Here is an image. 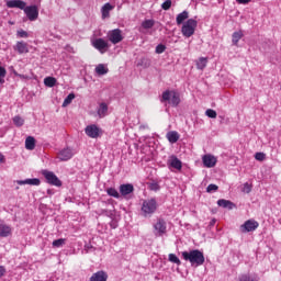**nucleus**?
<instances>
[{"label":"nucleus","instance_id":"45","mask_svg":"<svg viewBox=\"0 0 281 281\" xmlns=\"http://www.w3.org/2000/svg\"><path fill=\"white\" fill-rule=\"evenodd\" d=\"M18 36H20V38H27L30 36V34H27L26 31H18Z\"/></svg>","mask_w":281,"mask_h":281},{"label":"nucleus","instance_id":"25","mask_svg":"<svg viewBox=\"0 0 281 281\" xmlns=\"http://www.w3.org/2000/svg\"><path fill=\"white\" fill-rule=\"evenodd\" d=\"M170 166H171V168H176V170H181V168H182L181 160H179V158H177V156H171Z\"/></svg>","mask_w":281,"mask_h":281},{"label":"nucleus","instance_id":"39","mask_svg":"<svg viewBox=\"0 0 281 281\" xmlns=\"http://www.w3.org/2000/svg\"><path fill=\"white\" fill-rule=\"evenodd\" d=\"M5 74H8V71L0 66V85H3V82H5V80L3 78H5Z\"/></svg>","mask_w":281,"mask_h":281},{"label":"nucleus","instance_id":"50","mask_svg":"<svg viewBox=\"0 0 281 281\" xmlns=\"http://www.w3.org/2000/svg\"><path fill=\"white\" fill-rule=\"evenodd\" d=\"M47 194H52V190L48 189V190H47Z\"/></svg>","mask_w":281,"mask_h":281},{"label":"nucleus","instance_id":"33","mask_svg":"<svg viewBox=\"0 0 281 281\" xmlns=\"http://www.w3.org/2000/svg\"><path fill=\"white\" fill-rule=\"evenodd\" d=\"M13 124L18 127L23 126V124H25V120H23V117H21L20 115H16L13 117Z\"/></svg>","mask_w":281,"mask_h":281},{"label":"nucleus","instance_id":"44","mask_svg":"<svg viewBox=\"0 0 281 281\" xmlns=\"http://www.w3.org/2000/svg\"><path fill=\"white\" fill-rule=\"evenodd\" d=\"M218 190V186L216 184H209L206 188V192H216Z\"/></svg>","mask_w":281,"mask_h":281},{"label":"nucleus","instance_id":"43","mask_svg":"<svg viewBox=\"0 0 281 281\" xmlns=\"http://www.w3.org/2000/svg\"><path fill=\"white\" fill-rule=\"evenodd\" d=\"M160 189L159 183L153 182L149 184V190H153L154 192H157Z\"/></svg>","mask_w":281,"mask_h":281},{"label":"nucleus","instance_id":"34","mask_svg":"<svg viewBox=\"0 0 281 281\" xmlns=\"http://www.w3.org/2000/svg\"><path fill=\"white\" fill-rule=\"evenodd\" d=\"M169 262H173V265H178V267L181 266V260L175 254H169Z\"/></svg>","mask_w":281,"mask_h":281},{"label":"nucleus","instance_id":"10","mask_svg":"<svg viewBox=\"0 0 281 281\" xmlns=\"http://www.w3.org/2000/svg\"><path fill=\"white\" fill-rule=\"evenodd\" d=\"M167 232L166 221L159 218L157 223L154 224L155 236H164Z\"/></svg>","mask_w":281,"mask_h":281},{"label":"nucleus","instance_id":"17","mask_svg":"<svg viewBox=\"0 0 281 281\" xmlns=\"http://www.w3.org/2000/svg\"><path fill=\"white\" fill-rule=\"evenodd\" d=\"M13 49L19 54H27L30 52V48L27 47V43L21 41L15 44Z\"/></svg>","mask_w":281,"mask_h":281},{"label":"nucleus","instance_id":"23","mask_svg":"<svg viewBox=\"0 0 281 281\" xmlns=\"http://www.w3.org/2000/svg\"><path fill=\"white\" fill-rule=\"evenodd\" d=\"M97 113L99 117H106V114L109 113V105L104 102L100 103Z\"/></svg>","mask_w":281,"mask_h":281},{"label":"nucleus","instance_id":"46","mask_svg":"<svg viewBox=\"0 0 281 281\" xmlns=\"http://www.w3.org/2000/svg\"><path fill=\"white\" fill-rule=\"evenodd\" d=\"M5 276V267L0 266V278H3Z\"/></svg>","mask_w":281,"mask_h":281},{"label":"nucleus","instance_id":"35","mask_svg":"<svg viewBox=\"0 0 281 281\" xmlns=\"http://www.w3.org/2000/svg\"><path fill=\"white\" fill-rule=\"evenodd\" d=\"M109 196H113L114 199H120V192H117L114 188H109L106 190Z\"/></svg>","mask_w":281,"mask_h":281},{"label":"nucleus","instance_id":"1","mask_svg":"<svg viewBox=\"0 0 281 281\" xmlns=\"http://www.w3.org/2000/svg\"><path fill=\"white\" fill-rule=\"evenodd\" d=\"M182 258L187 262H190L191 267H201L205 263V256L199 249L182 251Z\"/></svg>","mask_w":281,"mask_h":281},{"label":"nucleus","instance_id":"5","mask_svg":"<svg viewBox=\"0 0 281 281\" xmlns=\"http://www.w3.org/2000/svg\"><path fill=\"white\" fill-rule=\"evenodd\" d=\"M42 175L44 179H46V182L49 183V186H55L56 188H60L63 186V181L58 179V176H56L54 171L43 170Z\"/></svg>","mask_w":281,"mask_h":281},{"label":"nucleus","instance_id":"12","mask_svg":"<svg viewBox=\"0 0 281 281\" xmlns=\"http://www.w3.org/2000/svg\"><path fill=\"white\" fill-rule=\"evenodd\" d=\"M74 157V151L70 148H65L58 153V159L60 161H69Z\"/></svg>","mask_w":281,"mask_h":281},{"label":"nucleus","instance_id":"49","mask_svg":"<svg viewBox=\"0 0 281 281\" xmlns=\"http://www.w3.org/2000/svg\"><path fill=\"white\" fill-rule=\"evenodd\" d=\"M5 162V156H3V154H0V164H4Z\"/></svg>","mask_w":281,"mask_h":281},{"label":"nucleus","instance_id":"8","mask_svg":"<svg viewBox=\"0 0 281 281\" xmlns=\"http://www.w3.org/2000/svg\"><path fill=\"white\" fill-rule=\"evenodd\" d=\"M23 11L26 14L29 21H36V19H38V7L36 5L24 7Z\"/></svg>","mask_w":281,"mask_h":281},{"label":"nucleus","instance_id":"15","mask_svg":"<svg viewBox=\"0 0 281 281\" xmlns=\"http://www.w3.org/2000/svg\"><path fill=\"white\" fill-rule=\"evenodd\" d=\"M25 1L23 0H10L7 2V8H18L19 10H25Z\"/></svg>","mask_w":281,"mask_h":281},{"label":"nucleus","instance_id":"27","mask_svg":"<svg viewBox=\"0 0 281 281\" xmlns=\"http://www.w3.org/2000/svg\"><path fill=\"white\" fill-rule=\"evenodd\" d=\"M243 36H245V34H243V31H237L233 33L232 36V43L233 45H238V41H240V38H243Z\"/></svg>","mask_w":281,"mask_h":281},{"label":"nucleus","instance_id":"41","mask_svg":"<svg viewBox=\"0 0 281 281\" xmlns=\"http://www.w3.org/2000/svg\"><path fill=\"white\" fill-rule=\"evenodd\" d=\"M255 159H256L257 161H265V159H266L265 153H256V154H255Z\"/></svg>","mask_w":281,"mask_h":281},{"label":"nucleus","instance_id":"16","mask_svg":"<svg viewBox=\"0 0 281 281\" xmlns=\"http://www.w3.org/2000/svg\"><path fill=\"white\" fill-rule=\"evenodd\" d=\"M109 280V274L104 270H100L93 273L90 278V281H106Z\"/></svg>","mask_w":281,"mask_h":281},{"label":"nucleus","instance_id":"14","mask_svg":"<svg viewBox=\"0 0 281 281\" xmlns=\"http://www.w3.org/2000/svg\"><path fill=\"white\" fill-rule=\"evenodd\" d=\"M202 161L205 168H214L216 166V157L212 155H204Z\"/></svg>","mask_w":281,"mask_h":281},{"label":"nucleus","instance_id":"13","mask_svg":"<svg viewBox=\"0 0 281 281\" xmlns=\"http://www.w3.org/2000/svg\"><path fill=\"white\" fill-rule=\"evenodd\" d=\"M135 192V187L131 183L121 184L120 186V193L122 196H128V194H133Z\"/></svg>","mask_w":281,"mask_h":281},{"label":"nucleus","instance_id":"40","mask_svg":"<svg viewBox=\"0 0 281 281\" xmlns=\"http://www.w3.org/2000/svg\"><path fill=\"white\" fill-rule=\"evenodd\" d=\"M162 10H169L172 8V0H167L161 4Z\"/></svg>","mask_w":281,"mask_h":281},{"label":"nucleus","instance_id":"30","mask_svg":"<svg viewBox=\"0 0 281 281\" xmlns=\"http://www.w3.org/2000/svg\"><path fill=\"white\" fill-rule=\"evenodd\" d=\"M142 27L144 30H151V27H155V20H145V21H143Z\"/></svg>","mask_w":281,"mask_h":281},{"label":"nucleus","instance_id":"37","mask_svg":"<svg viewBox=\"0 0 281 281\" xmlns=\"http://www.w3.org/2000/svg\"><path fill=\"white\" fill-rule=\"evenodd\" d=\"M205 115L207 116V117H211L212 120H216V111L215 110H213V109H207L206 111H205Z\"/></svg>","mask_w":281,"mask_h":281},{"label":"nucleus","instance_id":"51","mask_svg":"<svg viewBox=\"0 0 281 281\" xmlns=\"http://www.w3.org/2000/svg\"><path fill=\"white\" fill-rule=\"evenodd\" d=\"M215 223H216V221L213 220L212 225H214Z\"/></svg>","mask_w":281,"mask_h":281},{"label":"nucleus","instance_id":"2","mask_svg":"<svg viewBox=\"0 0 281 281\" xmlns=\"http://www.w3.org/2000/svg\"><path fill=\"white\" fill-rule=\"evenodd\" d=\"M160 102H169V104H172L173 106H179L181 99L176 91L166 90L162 92Z\"/></svg>","mask_w":281,"mask_h":281},{"label":"nucleus","instance_id":"31","mask_svg":"<svg viewBox=\"0 0 281 281\" xmlns=\"http://www.w3.org/2000/svg\"><path fill=\"white\" fill-rule=\"evenodd\" d=\"M74 100H76V94L69 93V94L66 97V99L64 100L63 106H64V108H65V106H69V104H70L71 102H74Z\"/></svg>","mask_w":281,"mask_h":281},{"label":"nucleus","instance_id":"6","mask_svg":"<svg viewBox=\"0 0 281 281\" xmlns=\"http://www.w3.org/2000/svg\"><path fill=\"white\" fill-rule=\"evenodd\" d=\"M108 40L113 45H117V43H122V41H124V36L122 35V30L114 29L112 31H109L108 32Z\"/></svg>","mask_w":281,"mask_h":281},{"label":"nucleus","instance_id":"42","mask_svg":"<svg viewBox=\"0 0 281 281\" xmlns=\"http://www.w3.org/2000/svg\"><path fill=\"white\" fill-rule=\"evenodd\" d=\"M166 52V45L159 44L156 46V54H164Z\"/></svg>","mask_w":281,"mask_h":281},{"label":"nucleus","instance_id":"26","mask_svg":"<svg viewBox=\"0 0 281 281\" xmlns=\"http://www.w3.org/2000/svg\"><path fill=\"white\" fill-rule=\"evenodd\" d=\"M95 74L98 76H106V74H109V68H106L103 64H99L95 67Z\"/></svg>","mask_w":281,"mask_h":281},{"label":"nucleus","instance_id":"47","mask_svg":"<svg viewBox=\"0 0 281 281\" xmlns=\"http://www.w3.org/2000/svg\"><path fill=\"white\" fill-rule=\"evenodd\" d=\"M237 3H241V4H247L249 3L251 0H236Z\"/></svg>","mask_w":281,"mask_h":281},{"label":"nucleus","instance_id":"3","mask_svg":"<svg viewBox=\"0 0 281 281\" xmlns=\"http://www.w3.org/2000/svg\"><path fill=\"white\" fill-rule=\"evenodd\" d=\"M157 212V200L150 199L145 200L142 205V214L143 216H153Z\"/></svg>","mask_w":281,"mask_h":281},{"label":"nucleus","instance_id":"4","mask_svg":"<svg viewBox=\"0 0 281 281\" xmlns=\"http://www.w3.org/2000/svg\"><path fill=\"white\" fill-rule=\"evenodd\" d=\"M196 25H199V22L194 19H189L181 29V33L186 38H190V36H193L194 32L196 31Z\"/></svg>","mask_w":281,"mask_h":281},{"label":"nucleus","instance_id":"7","mask_svg":"<svg viewBox=\"0 0 281 281\" xmlns=\"http://www.w3.org/2000/svg\"><path fill=\"white\" fill-rule=\"evenodd\" d=\"M260 224L256 220H247L243 225H240L241 234H247L249 232H256Z\"/></svg>","mask_w":281,"mask_h":281},{"label":"nucleus","instance_id":"28","mask_svg":"<svg viewBox=\"0 0 281 281\" xmlns=\"http://www.w3.org/2000/svg\"><path fill=\"white\" fill-rule=\"evenodd\" d=\"M188 16H189L188 11H183L180 14H178L176 18L177 25H181V23H183V21H186Z\"/></svg>","mask_w":281,"mask_h":281},{"label":"nucleus","instance_id":"19","mask_svg":"<svg viewBox=\"0 0 281 281\" xmlns=\"http://www.w3.org/2000/svg\"><path fill=\"white\" fill-rule=\"evenodd\" d=\"M8 236H12V227L5 224H0V237L8 238Z\"/></svg>","mask_w":281,"mask_h":281},{"label":"nucleus","instance_id":"21","mask_svg":"<svg viewBox=\"0 0 281 281\" xmlns=\"http://www.w3.org/2000/svg\"><path fill=\"white\" fill-rule=\"evenodd\" d=\"M25 148L26 150H34L36 148V138L27 136L25 139Z\"/></svg>","mask_w":281,"mask_h":281},{"label":"nucleus","instance_id":"20","mask_svg":"<svg viewBox=\"0 0 281 281\" xmlns=\"http://www.w3.org/2000/svg\"><path fill=\"white\" fill-rule=\"evenodd\" d=\"M217 205L220 207H224L226 210H234V207H236V205L234 204V202L229 201V200H225V199H221L217 201Z\"/></svg>","mask_w":281,"mask_h":281},{"label":"nucleus","instance_id":"32","mask_svg":"<svg viewBox=\"0 0 281 281\" xmlns=\"http://www.w3.org/2000/svg\"><path fill=\"white\" fill-rule=\"evenodd\" d=\"M45 87H56V78L54 77H46L44 79Z\"/></svg>","mask_w":281,"mask_h":281},{"label":"nucleus","instance_id":"48","mask_svg":"<svg viewBox=\"0 0 281 281\" xmlns=\"http://www.w3.org/2000/svg\"><path fill=\"white\" fill-rule=\"evenodd\" d=\"M15 76H18L19 78H21L22 80L27 79V76L21 75V74H18V72H15Z\"/></svg>","mask_w":281,"mask_h":281},{"label":"nucleus","instance_id":"29","mask_svg":"<svg viewBox=\"0 0 281 281\" xmlns=\"http://www.w3.org/2000/svg\"><path fill=\"white\" fill-rule=\"evenodd\" d=\"M111 10H113V5H111V3H105L102 7V16L104 19H106V16H109V13L111 12Z\"/></svg>","mask_w":281,"mask_h":281},{"label":"nucleus","instance_id":"11","mask_svg":"<svg viewBox=\"0 0 281 281\" xmlns=\"http://www.w3.org/2000/svg\"><path fill=\"white\" fill-rule=\"evenodd\" d=\"M86 135H88V137H91L92 139H95L100 137V128L98 127V125H88L86 127Z\"/></svg>","mask_w":281,"mask_h":281},{"label":"nucleus","instance_id":"38","mask_svg":"<svg viewBox=\"0 0 281 281\" xmlns=\"http://www.w3.org/2000/svg\"><path fill=\"white\" fill-rule=\"evenodd\" d=\"M66 240L67 239H65V238L55 239L53 241V247H57V248L63 247V245H65Z\"/></svg>","mask_w":281,"mask_h":281},{"label":"nucleus","instance_id":"18","mask_svg":"<svg viewBox=\"0 0 281 281\" xmlns=\"http://www.w3.org/2000/svg\"><path fill=\"white\" fill-rule=\"evenodd\" d=\"M18 186H41V179L33 178V179H25V180H18Z\"/></svg>","mask_w":281,"mask_h":281},{"label":"nucleus","instance_id":"24","mask_svg":"<svg viewBox=\"0 0 281 281\" xmlns=\"http://www.w3.org/2000/svg\"><path fill=\"white\" fill-rule=\"evenodd\" d=\"M196 69H200L201 71H203V69L205 67H207V57H200L196 61Z\"/></svg>","mask_w":281,"mask_h":281},{"label":"nucleus","instance_id":"36","mask_svg":"<svg viewBox=\"0 0 281 281\" xmlns=\"http://www.w3.org/2000/svg\"><path fill=\"white\" fill-rule=\"evenodd\" d=\"M252 188L254 187L249 182H245L241 188V192H244V194H249V192H251Z\"/></svg>","mask_w":281,"mask_h":281},{"label":"nucleus","instance_id":"9","mask_svg":"<svg viewBox=\"0 0 281 281\" xmlns=\"http://www.w3.org/2000/svg\"><path fill=\"white\" fill-rule=\"evenodd\" d=\"M92 46L94 49H98L100 54H104L106 49H109V42L104 41V38H97L92 42Z\"/></svg>","mask_w":281,"mask_h":281},{"label":"nucleus","instance_id":"22","mask_svg":"<svg viewBox=\"0 0 281 281\" xmlns=\"http://www.w3.org/2000/svg\"><path fill=\"white\" fill-rule=\"evenodd\" d=\"M179 133L177 131H171L167 133V139L170 144H177L179 142Z\"/></svg>","mask_w":281,"mask_h":281}]
</instances>
